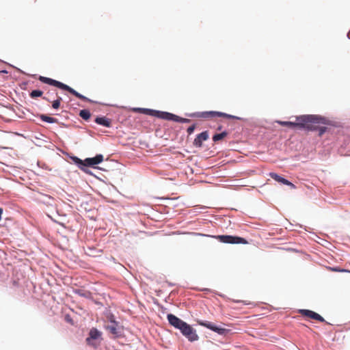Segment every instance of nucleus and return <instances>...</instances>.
Instances as JSON below:
<instances>
[{
  "label": "nucleus",
  "mask_w": 350,
  "mask_h": 350,
  "mask_svg": "<svg viewBox=\"0 0 350 350\" xmlns=\"http://www.w3.org/2000/svg\"><path fill=\"white\" fill-rule=\"evenodd\" d=\"M56 96L57 99L54 100L52 103V107L55 109H57L60 107V103L62 100V98L59 96H58L57 93H56Z\"/></svg>",
  "instance_id": "nucleus-19"
},
{
  "label": "nucleus",
  "mask_w": 350,
  "mask_h": 350,
  "mask_svg": "<svg viewBox=\"0 0 350 350\" xmlns=\"http://www.w3.org/2000/svg\"><path fill=\"white\" fill-rule=\"evenodd\" d=\"M111 325L107 326V329L113 335H117L118 334L117 326L118 323L113 319V317H111Z\"/></svg>",
  "instance_id": "nucleus-14"
},
{
  "label": "nucleus",
  "mask_w": 350,
  "mask_h": 350,
  "mask_svg": "<svg viewBox=\"0 0 350 350\" xmlns=\"http://www.w3.org/2000/svg\"><path fill=\"white\" fill-rule=\"evenodd\" d=\"M40 118L42 121L48 122V123H57L58 122V120L57 119L52 118V117H50V116H46L45 114H41L40 116Z\"/></svg>",
  "instance_id": "nucleus-16"
},
{
  "label": "nucleus",
  "mask_w": 350,
  "mask_h": 350,
  "mask_svg": "<svg viewBox=\"0 0 350 350\" xmlns=\"http://www.w3.org/2000/svg\"><path fill=\"white\" fill-rule=\"evenodd\" d=\"M101 336V332L98 331L96 328H92L89 333V337L87 338L86 340L88 342H90V340L97 339Z\"/></svg>",
  "instance_id": "nucleus-13"
},
{
  "label": "nucleus",
  "mask_w": 350,
  "mask_h": 350,
  "mask_svg": "<svg viewBox=\"0 0 350 350\" xmlns=\"http://www.w3.org/2000/svg\"><path fill=\"white\" fill-rule=\"evenodd\" d=\"M39 80L41 82L44 83L46 84L53 85L55 87L59 88L62 90H66V91L69 92L70 94H73L74 96H75L76 97H77L78 98H79L82 100L91 102V100L89 98H88L87 97L84 96L83 95L79 94V92L75 91L73 88H70V86H68L60 81H58L55 79L48 78L46 77H43V76H40Z\"/></svg>",
  "instance_id": "nucleus-2"
},
{
  "label": "nucleus",
  "mask_w": 350,
  "mask_h": 350,
  "mask_svg": "<svg viewBox=\"0 0 350 350\" xmlns=\"http://www.w3.org/2000/svg\"><path fill=\"white\" fill-rule=\"evenodd\" d=\"M103 161V156L102 154H97L93 158H87L84 160L85 166H93L94 165L100 163Z\"/></svg>",
  "instance_id": "nucleus-10"
},
{
  "label": "nucleus",
  "mask_w": 350,
  "mask_h": 350,
  "mask_svg": "<svg viewBox=\"0 0 350 350\" xmlns=\"http://www.w3.org/2000/svg\"><path fill=\"white\" fill-rule=\"evenodd\" d=\"M43 99L46 100H49V99H48V98H46V97H43Z\"/></svg>",
  "instance_id": "nucleus-28"
},
{
  "label": "nucleus",
  "mask_w": 350,
  "mask_h": 350,
  "mask_svg": "<svg viewBox=\"0 0 350 350\" xmlns=\"http://www.w3.org/2000/svg\"><path fill=\"white\" fill-rule=\"evenodd\" d=\"M198 323L200 325L206 327L221 336H226L230 332V329L219 327L210 321H198Z\"/></svg>",
  "instance_id": "nucleus-5"
},
{
  "label": "nucleus",
  "mask_w": 350,
  "mask_h": 350,
  "mask_svg": "<svg viewBox=\"0 0 350 350\" xmlns=\"http://www.w3.org/2000/svg\"><path fill=\"white\" fill-rule=\"evenodd\" d=\"M72 159L75 163L84 165V161H82L79 158L75 157L72 158Z\"/></svg>",
  "instance_id": "nucleus-23"
},
{
  "label": "nucleus",
  "mask_w": 350,
  "mask_h": 350,
  "mask_svg": "<svg viewBox=\"0 0 350 350\" xmlns=\"http://www.w3.org/2000/svg\"><path fill=\"white\" fill-rule=\"evenodd\" d=\"M95 122L105 127H110L111 125V120L106 117H97Z\"/></svg>",
  "instance_id": "nucleus-12"
},
{
  "label": "nucleus",
  "mask_w": 350,
  "mask_h": 350,
  "mask_svg": "<svg viewBox=\"0 0 350 350\" xmlns=\"http://www.w3.org/2000/svg\"><path fill=\"white\" fill-rule=\"evenodd\" d=\"M43 94V92L41 91V90H33L31 93H30V96L31 98H36V97H40V96H42Z\"/></svg>",
  "instance_id": "nucleus-20"
},
{
  "label": "nucleus",
  "mask_w": 350,
  "mask_h": 350,
  "mask_svg": "<svg viewBox=\"0 0 350 350\" xmlns=\"http://www.w3.org/2000/svg\"><path fill=\"white\" fill-rule=\"evenodd\" d=\"M228 135V133L226 131H224L221 133H217L213 135V141L214 142H217L224 139Z\"/></svg>",
  "instance_id": "nucleus-17"
},
{
  "label": "nucleus",
  "mask_w": 350,
  "mask_h": 350,
  "mask_svg": "<svg viewBox=\"0 0 350 350\" xmlns=\"http://www.w3.org/2000/svg\"><path fill=\"white\" fill-rule=\"evenodd\" d=\"M79 116L85 120H88L90 119L91 116L90 112L87 109L81 110L79 112Z\"/></svg>",
  "instance_id": "nucleus-18"
},
{
  "label": "nucleus",
  "mask_w": 350,
  "mask_h": 350,
  "mask_svg": "<svg viewBox=\"0 0 350 350\" xmlns=\"http://www.w3.org/2000/svg\"><path fill=\"white\" fill-rule=\"evenodd\" d=\"M134 111H139L143 113L155 116V117L163 119V120H172V121L178 120L176 115H174L173 113H168V112L159 111H156V110H153V109H143V108H137V109H135Z\"/></svg>",
  "instance_id": "nucleus-3"
},
{
  "label": "nucleus",
  "mask_w": 350,
  "mask_h": 350,
  "mask_svg": "<svg viewBox=\"0 0 350 350\" xmlns=\"http://www.w3.org/2000/svg\"><path fill=\"white\" fill-rule=\"evenodd\" d=\"M287 184H285L286 185H288V186H290L291 188L292 189H295L296 187L294 184H293L292 183H291L290 181L288 180V183H286Z\"/></svg>",
  "instance_id": "nucleus-26"
},
{
  "label": "nucleus",
  "mask_w": 350,
  "mask_h": 350,
  "mask_svg": "<svg viewBox=\"0 0 350 350\" xmlns=\"http://www.w3.org/2000/svg\"><path fill=\"white\" fill-rule=\"evenodd\" d=\"M208 138V131H204L197 135L193 141V145L196 147H201L203 142L206 141Z\"/></svg>",
  "instance_id": "nucleus-11"
},
{
  "label": "nucleus",
  "mask_w": 350,
  "mask_h": 350,
  "mask_svg": "<svg viewBox=\"0 0 350 350\" xmlns=\"http://www.w3.org/2000/svg\"><path fill=\"white\" fill-rule=\"evenodd\" d=\"M194 116L196 118H203V119H208V118H212L218 116V117L226 118L228 119L241 120V118L238 116L230 115V114L223 113V112L214 111L197 112L194 114Z\"/></svg>",
  "instance_id": "nucleus-4"
},
{
  "label": "nucleus",
  "mask_w": 350,
  "mask_h": 350,
  "mask_svg": "<svg viewBox=\"0 0 350 350\" xmlns=\"http://www.w3.org/2000/svg\"><path fill=\"white\" fill-rule=\"evenodd\" d=\"M326 124L325 118L316 115H304L296 117L295 127L305 129L308 131L317 129L314 124Z\"/></svg>",
  "instance_id": "nucleus-1"
},
{
  "label": "nucleus",
  "mask_w": 350,
  "mask_h": 350,
  "mask_svg": "<svg viewBox=\"0 0 350 350\" xmlns=\"http://www.w3.org/2000/svg\"><path fill=\"white\" fill-rule=\"evenodd\" d=\"M167 318L170 324L178 329H180L185 323L172 314H167Z\"/></svg>",
  "instance_id": "nucleus-9"
},
{
  "label": "nucleus",
  "mask_w": 350,
  "mask_h": 350,
  "mask_svg": "<svg viewBox=\"0 0 350 350\" xmlns=\"http://www.w3.org/2000/svg\"><path fill=\"white\" fill-rule=\"evenodd\" d=\"M217 240L225 243L232 244H247V241L246 239L239 237L231 236V235H219L216 237Z\"/></svg>",
  "instance_id": "nucleus-6"
},
{
  "label": "nucleus",
  "mask_w": 350,
  "mask_h": 350,
  "mask_svg": "<svg viewBox=\"0 0 350 350\" xmlns=\"http://www.w3.org/2000/svg\"><path fill=\"white\" fill-rule=\"evenodd\" d=\"M177 120H174V122H190V120L189 119H187V118H181V117H179L177 116Z\"/></svg>",
  "instance_id": "nucleus-22"
},
{
  "label": "nucleus",
  "mask_w": 350,
  "mask_h": 350,
  "mask_svg": "<svg viewBox=\"0 0 350 350\" xmlns=\"http://www.w3.org/2000/svg\"><path fill=\"white\" fill-rule=\"evenodd\" d=\"M332 270L334 271H341V272L347 271L345 269H340L336 268H336H332Z\"/></svg>",
  "instance_id": "nucleus-27"
},
{
  "label": "nucleus",
  "mask_w": 350,
  "mask_h": 350,
  "mask_svg": "<svg viewBox=\"0 0 350 350\" xmlns=\"http://www.w3.org/2000/svg\"><path fill=\"white\" fill-rule=\"evenodd\" d=\"M196 129V125L195 124H193L191 126H190L189 127H188L187 131L189 135H191V133H193V132Z\"/></svg>",
  "instance_id": "nucleus-24"
},
{
  "label": "nucleus",
  "mask_w": 350,
  "mask_h": 350,
  "mask_svg": "<svg viewBox=\"0 0 350 350\" xmlns=\"http://www.w3.org/2000/svg\"><path fill=\"white\" fill-rule=\"evenodd\" d=\"M269 176L271 178L274 179L275 181H277L278 183H282L284 185L287 184L286 183H288V180L281 177L280 176L277 174L276 173L271 172L269 174Z\"/></svg>",
  "instance_id": "nucleus-15"
},
{
  "label": "nucleus",
  "mask_w": 350,
  "mask_h": 350,
  "mask_svg": "<svg viewBox=\"0 0 350 350\" xmlns=\"http://www.w3.org/2000/svg\"><path fill=\"white\" fill-rule=\"evenodd\" d=\"M277 122L281 126H286L292 128H295V122H288V121H277Z\"/></svg>",
  "instance_id": "nucleus-21"
},
{
  "label": "nucleus",
  "mask_w": 350,
  "mask_h": 350,
  "mask_svg": "<svg viewBox=\"0 0 350 350\" xmlns=\"http://www.w3.org/2000/svg\"><path fill=\"white\" fill-rule=\"evenodd\" d=\"M299 313L304 317H307L310 319H314L320 322L325 321V319L320 314L310 310H300Z\"/></svg>",
  "instance_id": "nucleus-8"
},
{
  "label": "nucleus",
  "mask_w": 350,
  "mask_h": 350,
  "mask_svg": "<svg viewBox=\"0 0 350 350\" xmlns=\"http://www.w3.org/2000/svg\"><path fill=\"white\" fill-rule=\"evenodd\" d=\"M180 330L181 333L185 337H187L189 341H196L199 338L198 334L196 332V330L187 323H184Z\"/></svg>",
  "instance_id": "nucleus-7"
},
{
  "label": "nucleus",
  "mask_w": 350,
  "mask_h": 350,
  "mask_svg": "<svg viewBox=\"0 0 350 350\" xmlns=\"http://www.w3.org/2000/svg\"><path fill=\"white\" fill-rule=\"evenodd\" d=\"M327 130V128L325 127V126H323V127H320L319 129V136H322L323 135V133L326 131Z\"/></svg>",
  "instance_id": "nucleus-25"
}]
</instances>
